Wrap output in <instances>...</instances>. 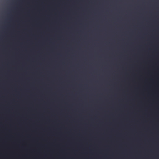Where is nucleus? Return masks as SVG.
Returning a JSON list of instances; mask_svg holds the SVG:
<instances>
[{"label": "nucleus", "instance_id": "obj_1", "mask_svg": "<svg viewBox=\"0 0 159 159\" xmlns=\"http://www.w3.org/2000/svg\"><path fill=\"white\" fill-rule=\"evenodd\" d=\"M0 126H2V125H0Z\"/></svg>", "mask_w": 159, "mask_h": 159}, {"label": "nucleus", "instance_id": "obj_2", "mask_svg": "<svg viewBox=\"0 0 159 159\" xmlns=\"http://www.w3.org/2000/svg\"><path fill=\"white\" fill-rule=\"evenodd\" d=\"M0 126H2V125H0Z\"/></svg>", "mask_w": 159, "mask_h": 159}, {"label": "nucleus", "instance_id": "obj_3", "mask_svg": "<svg viewBox=\"0 0 159 159\" xmlns=\"http://www.w3.org/2000/svg\"><path fill=\"white\" fill-rule=\"evenodd\" d=\"M1 104H1H1H1Z\"/></svg>", "mask_w": 159, "mask_h": 159}, {"label": "nucleus", "instance_id": "obj_4", "mask_svg": "<svg viewBox=\"0 0 159 159\" xmlns=\"http://www.w3.org/2000/svg\"><path fill=\"white\" fill-rule=\"evenodd\" d=\"M0 154H2V153H0Z\"/></svg>", "mask_w": 159, "mask_h": 159}]
</instances>
